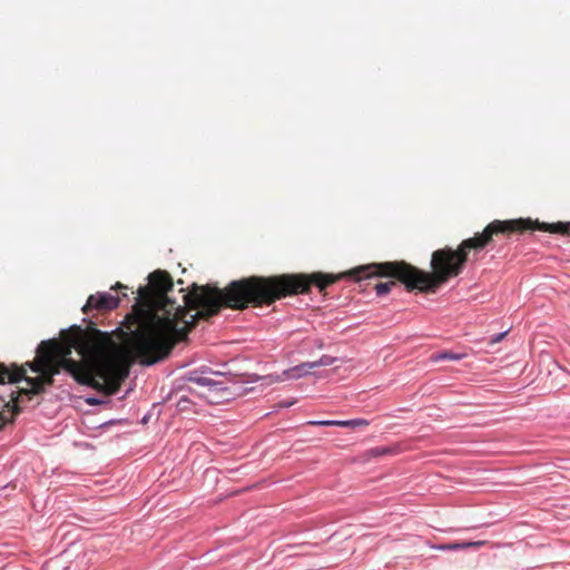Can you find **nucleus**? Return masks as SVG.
I'll return each instance as SVG.
<instances>
[{
    "instance_id": "1",
    "label": "nucleus",
    "mask_w": 570,
    "mask_h": 570,
    "mask_svg": "<svg viewBox=\"0 0 570 570\" xmlns=\"http://www.w3.org/2000/svg\"><path fill=\"white\" fill-rule=\"evenodd\" d=\"M149 285L138 289V303L146 309L138 315V326L125 342V354L141 365H153L169 356L175 345L185 341L199 320L208 321L223 307L245 309L249 305H272L286 296L307 294L314 285L320 292L334 281L322 274H281L249 276L226 287L193 284L184 295L185 305L171 301L168 272L157 269L148 276Z\"/></svg>"
},
{
    "instance_id": "2",
    "label": "nucleus",
    "mask_w": 570,
    "mask_h": 570,
    "mask_svg": "<svg viewBox=\"0 0 570 570\" xmlns=\"http://www.w3.org/2000/svg\"><path fill=\"white\" fill-rule=\"evenodd\" d=\"M69 373L78 383L94 387L106 395L116 394L129 374L124 350L109 333L89 322L87 328L72 326L61 332L59 340L42 341L33 361L6 366L0 363V384L24 381L29 387L12 391L0 411V430L21 412L22 396L29 400L52 386L55 375Z\"/></svg>"
},
{
    "instance_id": "3",
    "label": "nucleus",
    "mask_w": 570,
    "mask_h": 570,
    "mask_svg": "<svg viewBox=\"0 0 570 570\" xmlns=\"http://www.w3.org/2000/svg\"><path fill=\"white\" fill-rule=\"evenodd\" d=\"M535 229L551 234L570 235V224L539 223L530 218L494 219L489 223L481 233H476L473 237L463 239L456 249L445 246L434 250L431 256V273L419 269L404 261H395L361 265L340 274L322 272H315L314 274L331 276L334 281L330 285L345 277H353L357 282L371 277H390L404 284L409 292L419 289L424 293H434L442 284L462 273L471 252L479 253L483 250L493 242L495 236H509L513 233H524L525 230Z\"/></svg>"
},
{
    "instance_id": "4",
    "label": "nucleus",
    "mask_w": 570,
    "mask_h": 570,
    "mask_svg": "<svg viewBox=\"0 0 570 570\" xmlns=\"http://www.w3.org/2000/svg\"><path fill=\"white\" fill-rule=\"evenodd\" d=\"M120 298L118 296H114L109 293H96L88 297L85 306L82 307V312L85 314H89L92 311L97 312H109L118 307Z\"/></svg>"
},
{
    "instance_id": "5",
    "label": "nucleus",
    "mask_w": 570,
    "mask_h": 570,
    "mask_svg": "<svg viewBox=\"0 0 570 570\" xmlns=\"http://www.w3.org/2000/svg\"><path fill=\"white\" fill-rule=\"evenodd\" d=\"M465 356V354L460 353H453V352H442V353H435L431 356V360L433 362H439L443 360H450V361H460Z\"/></svg>"
},
{
    "instance_id": "6",
    "label": "nucleus",
    "mask_w": 570,
    "mask_h": 570,
    "mask_svg": "<svg viewBox=\"0 0 570 570\" xmlns=\"http://www.w3.org/2000/svg\"><path fill=\"white\" fill-rule=\"evenodd\" d=\"M334 363V357L328 355H323L320 360L311 363H304L302 367L315 368L318 366H328Z\"/></svg>"
},
{
    "instance_id": "7",
    "label": "nucleus",
    "mask_w": 570,
    "mask_h": 570,
    "mask_svg": "<svg viewBox=\"0 0 570 570\" xmlns=\"http://www.w3.org/2000/svg\"><path fill=\"white\" fill-rule=\"evenodd\" d=\"M395 285H396L395 281H389V282H384V283H377V284L375 285V292H376V294H377L379 296H382V295L387 294V293L391 291V288H392L393 286H395Z\"/></svg>"
},
{
    "instance_id": "8",
    "label": "nucleus",
    "mask_w": 570,
    "mask_h": 570,
    "mask_svg": "<svg viewBox=\"0 0 570 570\" xmlns=\"http://www.w3.org/2000/svg\"><path fill=\"white\" fill-rule=\"evenodd\" d=\"M367 425H368V421L367 420L354 419V420H347L346 428L355 429V428H358V426H367Z\"/></svg>"
},
{
    "instance_id": "9",
    "label": "nucleus",
    "mask_w": 570,
    "mask_h": 570,
    "mask_svg": "<svg viewBox=\"0 0 570 570\" xmlns=\"http://www.w3.org/2000/svg\"><path fill=\"white\" fill-rule=\"evenodd\" d=\"M466 542H460V543H449L440 546L439 549L441 550H459V549H466Z\"/></svg>"
},
{
    "instance_id": "10",
    "label": "nucleus",
    "mask_w": 570,
    "mask_h": 570,
    "mask_svg": "<svg viewBox=\"0 0 570 570\" xmlns=\"http://www.w3.org/2000/svg\"><path fill=\"white\" fill-rule=\"evenodd\" d=\"M370 453H371L373 456H380V455L391 454V453H392V450H391V449H389V448H374V449H371V450H370Z\"/></svg>"
},
{
    "instance_id": "11",
    "label": "nucleus",
    "mask_w": 570,
    "mask_h": 570,
    "mask_svg": "<svg viewBox=\"0 0 570 570\" xmlns=\"http://www.w3.org/2000/svg\"><path fill=\"white\" fill-rule=\"evenodd\" d=\"M335 420H324V421H308L307 425L313 426H334Z\"/></svg>"
},
{
    "instance_id": "12",
    "label": "nucleus",
    "mask_w": 570,
    "mask_h": 570,
    "mask_svg": "<svg viewBox=\"0 0 570 570\" xmlns=\"http://www.w3.org/2000/svg\"><path fill=\"white\" fill-rule=\"evenodd\" d=\"M487 542L485 541H466V549L468 548H481L483 546H485Z\"/></svg>"
},
{
    "instance_id": "13",
    "label": "nucleus",
    "mask_w": 570,
    "mask_h": 570,
    "mask_svg": "<svg viewBox=\"0 0 570 570\" xmlns=\"http://www.w3.org/2000/svg\"><path fill=\"white\" fill-rule=\"evenodd\" d=\"M505 334H507L505 332L501 333V334H498L495 337H493L491 340V343L493 344V343H497V342L501 341L505 336Z\"/></svg>"
},
{
    "instance_id": "14",
    "label": "nucleus",
    "mask_w": 570,
    "mask_h": 570,
    "mask_svg": "<svg viewBox=\"0 0 570 570\" xmlns=\"http://www.w3.org/2000/svg\"><path fill=\"white\" fill-rule=\"evenodd\" d=\"M347 421L335 420L334 426L346 428Z\"/></svg>"
},
{
    "instance_id": "15",
    "label": "nucleus",
    "mask_w": 570,
    "mask_h": 570,
    "mask_svg": "<svg viewBox=\"0 0 570 570\" xmlns=\"http://www.w3.org/2000/svg\"><path fill=\"white\" fill-rule=\"evenodd\" d=\"M198 382L202 383V384H207L208 380L207 379H199Z\"/></svg>"
},
{
    "instance_id": "16",
    "label": "nucleus",
    "mask_w": 570,
    "mask_h": 570,
    "mask_svg": "<svg viewBox=\"0 0 570 570\" xmlns=\"http://www.w3.org/2000/svg\"><path fill=\"white\" fill-rule=\"evenodd\" d=\"M88 403H89V404H97V403H98V401H97V400H95V399H89V400H88Z\"/></svg>"
},
{
    "instance_id": "17",
    "label": "nucleus",
    "mask_w": 570,
    "mask_h": 570,
    "mask_svg": "<svg viewBox=\"0 0 570 570\" xmlns=\"http://www.w3.org/2000/svg\"><path fill=\"white\" fill-rule=\"evenodd\" d=\"M124 287H125V286H124L121 283H117V284L115 285V288H124Z\"/></svg>"
}]
</instances>
